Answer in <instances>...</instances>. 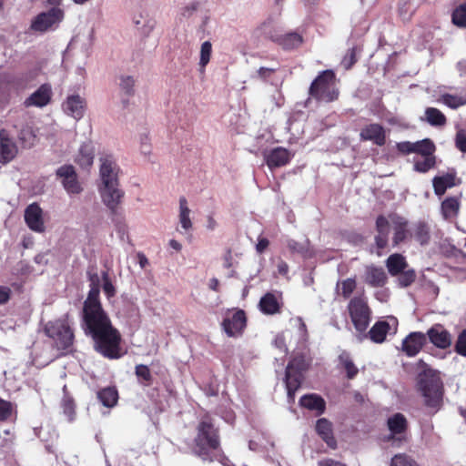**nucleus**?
I'll return each instance as SVG.
<instances>
[{
  "label": "nucleus",
  "instance_id": "obj_31",
  "mask_svg": "<svg viewBox=\"0 0 466 466\" xmlns=\"http://www.w3.org/2000/svg\"><path fill=\"white\" fill-rule=\"evenodd\" d=\"M386 267L391 276H397L408 267L406 258L399 253L390 255L386 260Z\"/></svg>",
  "mask_w": 466,
  "mask_h": 466
},
{
  "label": "nucleus",
  "instance_id": "obj_44",
  "mask_svg": "<svg viewBox=\"0 0 466 466\" xmlns=\"http://www.w3.org/2000/svg\"><path fill=\"white\" fill-rule=\"evenodd\" d=\"M414 153L418 156H428L433 154L435 147L430 139L426 138L414 142Z\"/></svg>",
  "mask_w": 466,
  "mask_h": 466
},
{
  "label": "nucleus",
  "instance_id": "obj_28",
  "mask_svg": "<svg viewBox=\"0 0 466 466\" xmlns=\"http://www.w3.org/2000/svg\"><path fill=\"white\" fill-rule=\"evenodd\" d=\"M455 185V175L451 173L437 176L432 179L434 193L439 197L442 196L448 188Z\"/></svg>",
  "mask_w": 466,
  "mask_h": 466
},
{
  "label": "nucleus",
  "instance_id": "obj_22",
  "mask_svg": "<svg viewBox=\"0 0 466 466\" xmlns=\"http://www.w3.org/2000/svg\"><path fill=\"white\" fill-rule=\"evenodd\" d=\"M85 106L86 103L83 97L78 95H72L63 104V109L68 116L75 119H80L84 116Z\"/></svg>",
  "mask_w": 466,
  "mask_h": 466
},
{
  "label": "nucleus",
  "instance_id": "obj_30",
  "mask_svg": "<svg viewBox=\"0 0 466 466\" xmlns=\"http://www.w3.org/2000/svg\"><path fill=\"white\" fill-rule=\"evenodd\" d=\"M299 403L302 407L317 411L318 414H321L325 410L324 400L317 394H307L300 398Z\"/></svg>",
  "mask_w": 466,
  "mask_h": 466
},
{
  "label": "nucleus",
  "instance_id": "obj_46",
  "mask_svg": "<svg viewBox=\"0 0 466 466\" xmlns=\"http://www.w3.org/2000/svg\"><path fill=\"white\" fill-rule=\"evenodd\" d=\"M212 54V45L209 41H205L202 43L200 47V57H199V66L204 71L206 66L209 63L210 57Z\"/></svg>",
  "mask_w": 466,
  "mask_h": 466
},
{
  "label": "nucleus",
  "instance_id": "obj_50",
  "mask_svg": "<svg viewBox=\"0 0 466 466\" xmlns=\"http://www.w3.org/2000/svg\"><path fill=\"white\" fill-rule=\"evenodd\" d=\"M62 409H63L64 414L67 417V420L69 421H73L75 419L76 412H75L74 401L70 397L66 395L63 398Z\"/></svg>",
  "mask_w": 466,
  "mask_h": 466
},
{
  "label": "nucleus",
  "instance_id": "obj_8",
  "mask_svg": "<svg viewBox=\"0 0 466 466\" xmlns=\"http://www.w3.org/2000/svg\"><path fill=\"white\" fill-rule=\"evenodd\" d=\"M65 12L60 7H52L46 12L38 14L31 23V29L35 32L45 33L55 30L64 20Z\"/></svg>",
  "mask_w": 466,
  "mask_h": 466
},
{
  "label": "nucleus",
  "instance_id": "obj_12",
  "mask_svg": "<svg viewBox=\"0 0 466 466\" xmlns=\"http://www.w3.org/2000/svg\"><path fill=\"white\" fill-rule=\"evenodd\" d=\"M390 321L391 323L385 320L376 322L368 334H365L364 332L360 334L359 339L362 340L364 338L369 336L373 342L382 343L385 340L387 334L391 330L395 331L397 329V319L395 318H391Z\"/></svg>",
  "mask_w": 466,
  "mask_h": 466
},
{
  "label": "nucleus",
  "instance_id": "obj_14",
  "mask_svg": "<svg viewBox=\"0 0 466 466\" xmlns=\"http://www.w3.org/2000/svg\"><path fill=\"white\" fill-rule=\"evenodd\" d=\"M25 221L27 227L35 232L43 233L46 230L43 210L36 203H32L25 210Z\"/></svg>",
  "mask_w": 466,
  "mask_h": 466
},
{
  "label": "nucleus",
  "instance_id": "obj_55",
  "mask_svg": "<svg viewBox=\"0 0 466 466\" xmlns=\"http://www.w3.org/2000/svg\"><path fill=\"white\" fill-rule=\"evenodd\" d=\"M455 351L459 355L466 357V329L459 334L455 343Z\"/></svg>",
  "mask_w": 466,
  "mask_h": 466
},
{
  "label": "nucleus",
  "instance_id": "obj_37",
  "mask_svg": "<svg viewBox=\"0 0 466 466\" xmlns=\"http://www.w3.org/2000/svg\"><path fill=\"white\" fill-rule=\"evenodd\" d=\"M339 360L341 366L347 372V378L350 380L353 379L358 374L359 370L354 365L350 354L346 351H343L339 356Z\"/></svg>",
  "mask_w": 466,
  "mask_h": 466
},
{
  "label": "nucleus",
  "instance_id": "obj_41",
  "mask_svg": "<svg viewBox=\"0 0 466 466\" xmlns=\"http://www.w3.org/2000/svg\"><path fill=\"white\" fill-rule=\"evenodd\" d=\"M440 101L447 106L456 109L466 105V96L451 94H444L441 96Z\"/></svg>",
  "mask_w": 466,
  "mask_h": 466
},
{
  "label": "nucleus",
  "instance_id": "obj_35",
  "mask_svg": "<svg viewBox=\"0 0 466 466\" xmlns=\"http://www.w3.org/2000/svg\"><path fill=\"white\" fill-rule=\"evenodd\" d=\"M133 22L144 35H148L155 25V22L148 17L147 13H139L138 15H135L133 17Z\"/></svg>",
  "mask_w": 466,
  "mask_h": 466
},
{
  "label": "nucleus",
  "instance_id": "obj_4",
  "mask_svg": "<svg viewBox=\"0 0 466 466\" xmlns=\"http://www.w3.org/2000/svg\"><path fill=\"white\" fill-rule=\"evenodd\" d=\"M309 363L303 354L293 356L286 368L285 383L289 401L294 400L296 391L299 389L302 380L303 371H305Z\"/></svg>",
  "mask_w": 466,
  "mask_h": 466
},
{
  "label": "nucleus",
  "instance_id": "obj_38",
  "mask_svg": "<svg viewBox=\"0 0 466 466\" xmlns=\"http://www.w3.org/2000/svg\"><path fill=\"white\" fill-rule=\"evenodd\" d=\"M302 36L298 33H289L280 38L279 44L283 48L291 50L299 47L302 44Z\"/></svg>",
  "mask_w": 466,
  "mask_h": 466
},
{
  "label": "nucleus",
  "instance_id": "obj_51",
  "mask_svg": "<svg viewBox=\"0 0 466 466\" xmlns=\"http://www.w3.org/2000/svg\"><path fill=\"white\" fill-rule=\"evenodd\" d=\"M415 279L414 269H405L399 274L398 281L401 287H408L414 282Z\"/></svg>",
  "mask_w": 466,
  "mask_h": 466
},
{
  "label": "nucleus",
  "instance_id": "obj_7",
  "mask_svg": "<svg viewBox=\"0 0 466 466\" xmlns=\"http://www.w3.org/2000/svg\"><path fill=\"white\" fill-rule=\"evenodd\" d=\"M351 321L360 334L366 331L371 319V310L366 298L354 297L348 305Z\"/></svg>",
  "mask_w": 466,
  "mask_h": 466
},
{
  "label": "nucleus",
  "instance_id": "obj_1",
  "mask_svg": "<svg viewBox=\"0 0 466 466\" xmlns=\"http://www.w3.org/2000/svg\"><path fill=\"white\" fill-rule=\"evenodd\" d=\"M81 328L92 338L94 349L108 359H119L121 337L111 323L100 300L86 299L82 309Z\"/></svg>",
  "mask_w": 466,
  "mask_h": 466
},
{
  "label": "nucleus",
  "instance_id": "obj_45",
  "mask_svg": "<svg viewBox=\"0 0 466 466\" xmlns=\"http://www.w3.org/2000/svg\"><path fill=\"white\" fill-rule=\"evenodd\" d=\"M135 373L138 379L139 383L144 386H148L151 383L152 376L147 366L139 364L136 366Z\"/></svg>",
  "mask_w": 466,
  "mask_h": 466
},
{
  "label": "nucleus",
  "instance_id": "obj_2",
  "mask_svg": "<svg viewBox=\"0 0 466 466\" xmlns=\"http://www.w3.org/2000/svg\"><path fill=\"white\" fill-rule=\"evenodd\" d=\"M218 430L213 423L212 418L206 415L201 419L198 426L194 451L203 460H208L209 452L218 449Z\"/></svg>",
  "mask_w": 466,
  "mask_h": 466
},
{
  "label": "nucleus",
  "instance_id": "obj_61",
  "mask_svg": "<svg viewBox=\"0 0 466 466\" xmlns=\"http://www.w3.org/2000/svg\"><path fill=\"white\" fill-rule=\"evenodd\" d=\"M400 152L404 154L414 153V142L404 141L397 144Z\"/></svg>",
  "mask_w": 466,
  "mask_h": 466
},
{
  "label": "nucleus",
  "instance_id": "obj_11",
  "mask_svg": "<svg viewBox=\"0 0 466 466\" xmlns=\"http://www.w3.org/2000/svg\"><path fill=\"white\" fill-rule=\"evenodd\" d=\"M99 177L101 184L99 186H105L109 184H116L118 182V171L119 167L116 162V159L111 155H104L99 158Z\"/></svg>",
  "mask_w": 466,
  "mask_h": 466
},
{
  "label": "nucleus",
  "instance_id": "obj_27",
  "mask_svg": "<svg viewBox=\"0 0 466 466\" xmlns=\"http://www.w3.org/2000/svg\"><path fill=\"white\" fill-rule=\"evenodd\" d=\"M460 207L459 197H448L441 204V214L445 220L455 218L459 214Z\"/></svg>",
  "mask_w": 466,
  "mask_h": 466
},
{
  "label": "nucleus",
  "instance_id": "obj_15",
  "mask_svg": "<svg viewBox=\"0 0 466 466\" xmlns=\"http://www.w3.org/2000/svg\"><path fill=\"white\" fill-rule=\"evenodd\" d=\"M18 148L7 130L0 129V163L7 164L17 155Z\"/></svg>",
  "mask_w": 466,
  "mask_h": 466
},
{
  "label": "nucleus",
  "instance_id": "obj_34",
  "mask_svg": "<svg viewBox=\"0 0 466 466\" xmlns=\"http://www.w3.org/2000/svg\"><path fill=\"white\" fill-rule=\"evenodd\" d=\"M97 398L107 408L114 407L118 399L117 390L113 387H107L97 392Z\"/></svg>",
  "mask_w": 466,
  "mask_h": 466
},
{
  "label": "nucleus",
  "instance_id": "obj_47",
  "mask_svg": "<svg viewBox=\"0 0 466 466\" xmlns=\"http://www.w3.org/2000/svg\"><path fill=\"white\" fill-rule=\"evenodd\" d=\"M452 22L458 26H466V3L460 5L454 9L452 13Z\"/></svg>",
  "mask_w": 466,
  "mask_h": 466
},
{
  "label": "nucleus",
  "instance_id": "obj_64",
  "mask_svg": "<svg viewBox=\"0 0 466 466\" xmlns=\"http://www.w3.org/2000/svg\"><path fill=\"white\" fill-rule=\"evenodd\" d=\"M319 466H346V465L339 461L331 460V459H326V460L319 461Z\"/></svg>",
  "mask_w": 466,
  "mask_h": 466
},
{
  "label": "nucleus",
  "instance_id": "obj_63",
  "mask_svg": "<svg viewBox=\"0 0 466 466\" xmlns=\"http://www.w3.org/2000/svg\"><path fill=\"white\" fill-rule=\"evenodd\" d=\"M269 241L265 238H258V243L256 245V250L258 253H263L266 248L268 247Z\"/></svg>",
  "mask_w": 466,
  "mask_h": 466
},
{
  "label": "nucleus",
  "instance_id": "obj_52",
  "mask_svg": "<svg viewBox=\"0 0 466 466\" xmlns=\"http://www.w3.org/2000/svg\"><path fill=\"white\" fill-rule=\"evenodd\" d=\"M390 466H418V464L405 454H397L391 459Z\"/></svg>",
  "mask_w": 466,
  "mask_h": 466
},
{
  "label": "nucleus",
  "instance_id": "obj_39",
  "mask_svg": "<svg viewBox=\"0 0 466 466\" xmlns=\"http://www.w3.org/2000/svg\"><path fill=\"white\" fill-rule=\"evenodd\" d=\"M425 117L431 126H443L446 123L445 116L434 107H428L425 110Z\"/></svg>",
  "mask_w": 466,
  "mask_h": 466
},
{
  "label": "nucleus",
  "instance_id": "obj_6",
  "mask_svg": "<svg viewBox=\"0 0 466 466\" xmlns=\"http://www.w3.org/2000/svg\"><path fill=\"white\" fill-rule=\"evenodd\" d=\"M46 336L52 339L58 350H68L74 342V333L67 315L62 319L49 321L45 326Z\"/></svg>",
  "mask_w": 466,
  "mask_h": 466
},
{
  "label": "nucleus",
  "instance_id": "obj_19",
  "mask_svg": "<svg viewBox=\"0 0 466 466\" xmlns=\"http://www.w3.org/2000/svg\"><path fill=\"white\" fill-rule=\"evenodd\" d=\"M387 424L391 434L389 440H392L393 443L400 442L403 440L402 434L407 428L405 417L401 413H396L388 419Z\"/></svg>",
  "mask_w": 466,
  "mask_h": 466
},
{
  "label": "nucleus",
  "instance_id": "obj_13",
  "mask_svg": "<svg viewBox=\"0 0 466 466\" xmlns=\"http://www.w3.org/2000/svg\"><path fill=\"white\" fill-rule=\"evenodd\" d=\"M246 323L247 319L245 312L239 309L227 316L222 322V327L228 336L236 337L242 333Z\"/></svg>",
  "mask_w": 466,
  "mask_h": 466
},
{
  "label": "nucleus",
  "instance_id": "obj_57",
  "mask_svg": "<svg viewBox=\"0 0 466 466\" xmlns=\"http://www.w3.org/2000/svg\"><path fill=\"white\" fill-rule=\"evenodd\" d=\"M140 151L145 156H149L151 153L150 138L147 134H141L139 137Z\"/></svg>",
  "mask_w": 466,
  "mask_h": 466
},
{
  "label": "nucleus",
  "instance_id": "obj_40",
  "mask_svg": "<svg viewBox=\"0 0 466 466\" xmlns=\"http://www.w3.org/2000/svg\"><path fill=\"white\" fill-rule=\"evenodd\" d=\"M88 279L90 281V290L86 299L92 300H99V287H100V277L96 272L88 271Z\"/></svg>",
  "mask_w": 466,
  "mask_h": 466
},
{
  "label": "nucleus",
  "instance_id": "obj_36",
  "mask_svg": "<svg viewBox=\"0 0 466 466\" xmlns=\"http://www.w3.org/2000/svg\"><path fill=\"white\" fill-rule=\"evenodd\" d=\"M435 165V158L432 155L417 156L414 159V169L420 173H425Z\"/></svg>",
  "mask_w": 466,
  "mask_h": 466
},
{
  "label": "nucleus",
  "instance_id": "obj_29",
  "mask_svg": "<svg viewBox=\"0 0 466 466\" xmlns=\"http://www.w3.org/2000/svg\"><path fill=\"white\" fill-rule=\"evenodd\" d=\"M391 221L393 224V230H394V235H393V239H392L393 246H398L400 243L404 241L408 236V230H407L408 221L405 218L399 217V216H393L391 218Z\"/></svg>",
  "mask_w": 466,
  "mask_h": 466
},
{
  "label": "nucleus",
  "instance_id": "obj_54",
  "mask_svg": "<svg viewBox=\"0 0 466 466\" xmlns=\"http://www.w3.org/2000/svg\"><path fill=\"white\" fill-rule=\"evenodd\" d=\"M102 280H103V291L106 296L110 299L115 296L116 289L114 285L111 282L109 275L106 271L102 272Z\"/></svg>",
  "mask_w": 466,
  "mask_h": 466
},
{
  "label": "nucleus",
  "instance_id": "obj_62",
  "mask_svg": "<svg viewBox=\"0 0 466 466\" xmlns=\"http://www.w3.org/2000/svg\"><path fill=\"white\" fill-rule=\"evenodd\" d=\"M295 322L296 324L299 326V337L305 340L306 339V337H307V329H306V325L305 323L303 322V319L301 318H297L295 319Z\"/></svg>",
  "mask_w": 466,
  "mask_h": 466
},
{
  "label": "nucleus",
  "instance_id": "obj_59",
  "mask_svg": "<svg viewBox=\"0 0 466 466\" xmlns=\"http://www.w3.org/2000/svg\"><path fill=\"white\" fill-rule=\"evenodd\" d=\"M456 147L461 151L466 153V131L459 130L456 134L455 139Z\"/></svg>",
  "mask_w": 466,
  "mask_h": 466
},
{
  "label": "nucleus",
  "instance_id": "obj_42",
  "mask_svg": "<svg viewBox=\"0 0 466 466\" xmlns=\"http://www.w3.org/2000/svg\"><path fill=\"white\" fill-rule=\"evenodd\" d=\"M413 237L420 245H427L431 238L429 226L426 223H419L415 228Z\"/></svg>",
  "mask_w": 466,
  "mask_h": 466
},
{
  "label": "nucleus",
  "instance_id": "obj_48",
  "mask_svg": "<svg viewBox=\"0 0 466 466\" xmlns=\"http://www.w3.org/2000/svg\"><path fill=\"white\" fill-rule=\"evenodd\" d=\"M18 139L21 141V143L24 144L25 147H31L34 144L35 139V134L33 132V129L29 126L23 127L18 131Z\"/></svg>",
  "mask_w": 466,
  "mask_h": 466
},
{
  "label": "nucleus",
  "instance_id": "obj_10",
  "mask_svg": "<svg viewBox=\"0 0 466 466\" xmlns=\"http://www.w3.org/2000/svg\"><path fill=\"white\" fill-rule=\"evenodd\" d=\"M98 191L104 205L116 215L125 192L119 187V183L99 186Z\"/></svg>",
  "mask_w": 466,
  "mask_h": 466
},
{
  "label": "nucleus",
  "instance_id": "obj_23",
  "mask_svg": "<svg viewBox=\"0 0 466 466\" xmlns=\"http://www.w3.org/2000/svg\"><path fill=\"white\" fill-rule=\"evenodd\" d=\"M364 281L371 287H382L387 282V275L383 268L369 265L365 268Z\"/></svg>",
  "mask_w": 466,
  "mask_h": 466
},
{
  "label": "nucleus",
  "instance_id": "obj_16",
  "mask_svg": "<svg viewBox=\"0 0 466 466\" xmlns=\"http://www.w3.org/2000/svg\"><path fill=\"white\" fill-rule=\"evenodd\" d=\"M426 334L430 341L439 349H447L452 343L451 333L441 324L433 325Z\"/></svg>",
  "mask_w": 466,
  "mask_h": 466
},
{
  "label": "nucleus",
  "instance_id": "obj_33",
  "mask_svg": "<svg viewBox=\"0 0 466 466\" xmlns=\"http://www.w3.org/2000/svg\"><path fill=\"white\" fill-rule=\"evenodd\" d=\"M94 147L90 143L83 144L76 157V162L84 168L89 167L94 161Z\"/></svg>",
  "mask_w": 466,
  "mask_h": 466
},
{
  "label": "nucleus",
  "instance_id": "obj_58",
  "mask_svg": "<svg viewBox=\"0 0 466 466\" xmlns=\"http://www.w3.org/2000/svg\"><path fill=\"white\" fill-rule=\"evenodd\" d=\"M12 413V404L0 399V420H7Z\"/></svg>",
  "mask_w": 466,
  "mask_h": 466
},
{
  "label": "nucleus",
  "instance_id": "obj_3",
  "mask_svg": "<svg viewBox=\"0 0 466 466\" xmlns=\"http://www.w3.org/2000/svg\"><path fill=\"white\" fill-rule=\"evenodd\" d=\"M418 386L428 407L438 408L442 400V381L436 370L428 369L419 374Z\"/></svg>",
  "mask_w": 466,
  "mask_h": 466
},
{
  "label": "nucleus",
  "instance_id": "obj_21",
  "mask_svg": "<svg viewBox=\"0 0 466 466\" xmlns=\"http://www.w3.org/2000/svg\"><path fill=\"white\" fill-rule=\"evenodd\" d=\"M362 140L372 141L377 146H383L386 142L384 128L379 124H370L360 131Z\"/></svg>",
  "mask_w": 466,
  "mask_h": 466
},
{
  "label": "nucleus",
  "instance_id": "obj_9",
  "mask_svg": "<svg viewBox=\"0 0 466 466\" xmlns=\"http://www.w3.org/2000/svg\"><path fill=\"white\" fill-rule=\"evenodd\" d=\"M56 176L69 196H76L83 191L76 169L72 165H63L59 167L56 170Z\"/></svg>",
  "mask_w": 466,
  "mask_h": 466
},
{
  "label": "nucleus",
  "instance_id": "obj_24",
  "mask_svg": "<svg viewBox=\"0 0 466 466\" xmlns=\"http://www.w3.org/2000/svg\"><path fill=\"white\" fill-rule=\"evenodd\" d=\"M258 308L266 315H273L279 311V297L274 293H266L259 300Z\"/></svg>",
  "mask_w": 466,
  "mask_h": 466
},
{
  "label": "nucleus",
  "instance_id": "obj_5",
  "mask_svg": "<svg viewBox=\"0 0 466 466\" xmlns=\"http://www.w3.org/2000/svg\"><path fill=\"white\" fill-rule=\"evenodd\" d=\"M310 96L319 101L330 102L338 97L335 74L332 70H325L311 83Z\"/></svg>",
  "mask_w": 466,
  "mask_h": 466
},
{
  "label": "nucleus",
  "instance_id": "obj_60",
  "mask_svg": "<svg viewBox=\"0 0 466 466\" xmlns=\"http://www.w3.org/2000/svg\"><path fill=\"white\" fill-rule=\"evenodd\" d=\"M198 2L189 3L188 5L181 8V15H183L184 17H189L198 10Z\"/></svg>",
  "mask_w": 466,
  "mask_h": 466
},
{
  "label": "nucleus",
  "instance_id": "obj_20",
  "mask_svg": "<svg viewBox=\"0 0 466 466\" xmlns=\"http://www.w3.org/2000/svg\"><path fill=\"white\" fill-rule=\"evenodd\" d=\"M52 90L51 86L47 84L42 85L35 90L30 96L25 100V106L43 107L46 106L51 100Z\"/></svg>",
  "mask_w": 466,
  "mask_h": 466
},
{
  "label": "nucleus",
  "instance_id": "obj_26",
  "mask_svg": "<svg viewBox=\"0 0 466 466\" xmlns=\"http://www.w3.org/2000/svg\"><path fill=\"white\" fill-rule=\"evenodd\" d=\"M316 431L329 447H336L337 442L333 436L332 424L330 421L324 418L318 420L316 422Z\"/></svg>",
  "mask_w": 466,
  "mask_h": 466
},
{
  "label": "nucleus",
  "instance_id": "obj_49",
  "mask_svg": "<svg viewBox=\"0 0 466 466\" xmlns=\"http://www.w3.org/2000/svg\"><path fill=\"white\" fill-rule=\"evenodd\" d=\"M136 79L132 76L123 75L120 76L119 86L123 92L127 95L131 96L134 94Z\"/></svg>",
  "mask_w": 466,
  "mask_h": 466
},
{
  "label": "nucleus",
  "instance_id": "obj_25",
  "mask_svg": "<svg viewBox=\"0 0 466 466\" xmlns=\"http://www.w3.org/2000/svg\"><path fill=\"white\" fill-rule=\"evenodd\" d=\"M376 228L378 235L375 237V242L378 249H383L388 244V237L390 226L388 219L383 216H379L376 220Z\"/></svg>",
  "mask_w": 466,
  "mask_h": 466
},
{
  "label": "nucleus",
  "instance_id": "obj_53",
  "mask_svg": "<svg viewBox=\"0 0 466 466\" xmlns=\"http://www.w3.org/2000/svg\"><path fill=\"white\" fill-rule=\"evenodd\" d=\"M340 288V293L344 298H349L356 288V281L354 279H347L338 284Z\"/></svg>",
  "mask_w": 466,
  "mask_h": 466
},
{
  "label": "nucleus",
  "instance_id": "obj_32",
  "mask_svg": "<svg viewBox=\"0 0 466 466\" xmlns=\"http://www.w3.org/2000/svg\"><path fill=\"white\" fill-rule=\"evenodd\" d=\"M191 210L188 208L187 200L185 197H180L179 198V214H178V221L181 228L184 232L189 231L193 223L190 218Z\"/></svg>",
  "mask_w": 466,
  "mask_h": 466
},
{
  "label": "nucleus",
  "instance_id": "obj_17",
  "mask_svg": "<svg viewBox=\"0 0 466 466\" xmlns=\"http://www.w3.org/2000/svg\"><path fill=\"white\" fill-rule=\"evenodd\" d=\"M426 342L425 333L410 332L402 341V350L408 357H414L420 351Z\"/></svg>",
  "mask_w": 466,
  "mask_h": 466
},
{
  "label": "nucleus",
  "instance_id": "obj_56",
  "mask_svg": "<svg viewBox=\"0 0 466 466\" xmlns=\"http://www.w3.org/2000/svg\"><path fill=\"white\" fill-rule=\"evenodd\" d=\"M356 61V47H351L349 49L348 53L343 57L341 65L345 69H350L355 64Z\"/></svg>",
  "mask_w": 466,
  "mask_h": 466
},
{
  "label": "nucleus",
  "instance_id": "obj_18",
  "mask_svg": "<svg viewBox=\"0 0 466 466\" xmlns=\"http://www.w3.org/2000/svg\"><path fill=\"white\" fill-rule=\"evenodd\" d=\"M263 155L270 169L287 165L292 157L288 149L281 147H276L270 151H265Z\"/></svg>",
  "mask_w": 466,
  "mask_h": 466
},
{
  "label": "nucleus",
  "instance_id": "obj_43",
  "mask_svg": "<svg viewBox=\"0 0 466 466\" xmlns=\"http://www.w3.org/2000/svg\"><path fill=\"white\" fill-rule=\"evenodd\" d=\"M287 246L290 251L298 253L304 258H308L310 256L308 240H305L304 242L300 243L294 239H289L287 241Z\"/></svg>",
  "mask_w": 466,
  "mask_h": 466
}]
</instances>
